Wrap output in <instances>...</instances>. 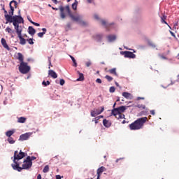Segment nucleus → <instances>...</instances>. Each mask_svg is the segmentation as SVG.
<instances>
[{
    "label": "nucleus",
    "instance_id": "f257e3e1",
    "mask_svg": "<svg viewBox=\"0 0 179 179\" xmlns=\"http://www.w3.org/2000/svg\"><path fill=\"white\" fill-rule=\"evenodd\" d=\"M24 157H26V153L22 152V150L20 152L16 150L14 152L13 156V163L11 166L13 170H17V171H22V170H29L33 166V162L30 161V156H28L26 159L24 160L22 167H20V164L22 162H19V160H22Z\"/></svg>",
    "mask_w": 179,
    "mask_h": 179
},
{
    "label": "nucleus",
    "instance_id": "f03ea898",
    "mask_svg": "<svg viewBox=\"0 0 179 179\" xmlns=\"http://www.w3.org/2000/svg\"><path fill=\"white\" fill-rule=\"evenodd\" d=\"M60 10V17L62 19H65L66 17V15H65V11L67 12L69 16L71 17L73 22H76L77 23H79L81 24V26H86V22L82 20V16L79 15L78 14L73 15L72 14V12H71V8H69V6H66L65 7L61 6L59 8Z\"/></svg>",
    "mask_w": 179,
    "mask_h": 179
},
{
    "label": "nucleus",
    "instance_id": "7ed1b4c3",
    "mask_svg": "<svg viewBox=\"0 0 179 179\" xmlns=\"http://www.w3.org/2000/svg\"><path fill=\"white\" fill-rule=\"evenodd\" d=\"M4 10V17L6 20V24L13 23V26H16L17 24H20V23H24V20H23V17L20 15H14L10 16L8 15V11L5 10V8H3Z\"/></svg>",
    "mask_w": 179,
    "mask_h": 179
},
{
    "label": "nucleus",
    "instance_id": "20e7f679",
    "mask_svg": "<svg viewBox=\"0 0 179 179\" xmlns=\"http://www.w3.org/2000/svg\"><path fill=\"white\" fill-rule=\"evenodd\" d=\"M146 121H148V117L137 119L133 123L129 124L131 131H138V129H142Z\"/></svg>",
    "mask_w": 179,
    "mask_h": 179
},
{
    "label": "nucleus",
    "instance_id": "39448f33",
    "mask_svg": "<svg viewBox=\"0 0 179 179\" xmlns=\"http://www.w3.org/2000/svg\"><path fill=\"white\" fill-rule=\"evenodd\" d=\"M14 29L17 34V37L20 40V44L22 45H24L26 44V39L22 36V32L23 31V27L22 26H19V24L14 26Z\"/></svg>",
    "mask_w": 179,
    "mask_h": 179
},
{
    "label": "nucleus",
    "instance_id": "423d86ee",
    "mask_svg": "<svg viewBox=\"0 0 179 179\" xmlns=\"http://www.w3.org/2000/svg\"><path fill=\"white\" fill-rule=\"evenodd\" d=\"M18 69L20 73H23L24 75L30 72V66L26 62L20 63Z\"/></svg>",
    "mask_w": 179,
    "mask_h": 179
},
{
    "label": "nucleus",
    "instance_id": "0eeeda50",
    "mask_svg": "<svg viewBox=\"0 0 179 179\" xmlns=\"http://www.w3.org/2000/svg\"><path fill=\"white\" fill-rule=\"evenodd\" d=\"M104 111V107H101L97 109H94L93 110H91V116L92 117H96V115H99V114H101Z\"/></svg>",
    "mask_w": 179,
    "mask_h": 179
},
{
    "label": "nucleus",
    "instance_id": "6e6552de",
    "mask_svg": "<svg viewBox=\"0 0 179 179\" xmlns=\"http://www.w3.org/2000/svg\"><path fill=\"white\" fill-rule=\"evenodd\" d=\"M122 55H124L125 58H136V55L134 54L132 52L124 51L121 52Z\"/></svg>",
    "mask_w": 179,
    "mask_h": 179
},
{
    "label": "nucleus",
    "instance_id": "1a4fd4ad",
    "mask_svg": "<svg viewBox=\"0 0 179 179\" xmlns=\"http://www.w3.org/2000/svg\"><path fill=\"white\" fill-rule=\"evenodd\" d=\"M104 171H107V169H106V167L104 166L99 167L96 171V174H97L96 179H100L101 174H103Z\"/></svg>",
    "mask_w": 179,
    "mask_h": 179
},
{
    "label": "nucleus",
    "instance_id": "9d476101",
    "mask_svg": "<svg viewBox=\"0 0 179 179\" xmlns=\"http://www.w3.org/2000/svg\"><path fill=\"white\" fill-rule=\"evenodd\" d=\"M1 43L3 48L7 50V51H10V48H9V45H8V43H6V40H5V38H2L1 40Z\"/></svg>",
    "mask_w": 179,
    "mask_h": 179
},
{
    "label": "nucleus",
    "instance_id": "9b49d317",
    "mask_svg": "<svg viewBox=\"0 0 179 179\" xmlns=\"http://www.w3.org/2000/svg\"><path fill=\"white\" fill-rule=\"evenodd\" d=\"M30 133H26L24 134H22L20 136L19 141H27V139H29L30 138Z\"/></svg>",
    "mask_w": 179,
    "mask_h": 179
},
{
    "label": "nucleus",
    "instance_id": "f8f14e48",
    "mask_svg": "<svg viewBox=\"0 0 179 179\" xmlns=\"http://www.w3.org/2000/svg\"><path fill=\"white\" fill-rule=\"evenodd\" d=\"M48 75L49 76H51L53 79H57L58 78V74L53 70H49L48 71Z\"/></svg>",
    "mask_w": 179,
    "mask_h": 179
},
{
    "label": "nucleus",
    "instance_id": "ddd939ff",
    "mask_svg": "<svg viewBox=\"0 0 179 179\" xmlns=\"http://www.w3.org/2000/svg\"><path fill=\"white\" fill-rule=\"evenodd\" d=\"M108 73H110V75H114L115 76H118V73H117V69L113 68L111 69H109L107 71Z\"/></svg>",
    "mask_w": 179,
    "mask_h": 179
},
{
    "label": "nucleus",
    "instance_id": "4468645a",
    "mask_svg": "<svg viewBox=\"0 0 179 179\" xmlns=\"http://www.w3.org/2000/svg\"><path fill=\"white\" fill-rule=\"evenodd\" d=\"M107 38L109 43H113V41H115V40L117 39V36H115V35H108L107 36Z\"/></svg>",
    "mask_w": 179,
    "mask_h": 179
},
{
    "label": "nucleus",
    "instance_id": "2eb2a0df",
    "mask_svg": "<svg viewBox=\"0 0 179 179\" xmlns=\"http://www.w3.org/2000/svg\"><path fill=\"white\" fill-rule=\"evenodd\" d=\"M103 124L106 128H110L111 127V122L109 120H107V119L103 120Z\"/></svg>",
    "mask_w": 179,
    "mask_h": 179
},
{
    "label": "nucleus",
    "instance_id": "dca6fc26",
    "mask_svg": "<svg viewBox=\"0 0 179 179\" xmlns=\"http://www.w3.org/2000/svg\"><path fill=\"white\" fill-rule=\"evenodd\" d=\"M28 33L30 36H34V34H36V29H34L33 27H29Z\"/></svg>",
    "mask_w": 179,
    "mask_h": 179
},
{
    "label": "nucleus",
    "instance_id": "f3484780",
    "mask_svg": "<svg viewBox=\"0 0 179 179\" xmlns=\"http://www.w3.org/2000/svg\"><path fill=\"white\" fill-rule=\"evenodd\" d=\"M166 19H167V17L165 15H163L162 17H161L162 23H164L165 24H167V26L169 27V29H171V27H170V25H169L167 22H166Z\"/></svg>",
    "mask_w": 179,
    "mask_h": 179
},
{
    "label": "nucleus",
    "instance_id": "a211bd4d",
    "mask_svg": "<svg viewBox=\"0 0 179 179\" xmlns=\"http://www.w3.org/2000/svg\"><path fill=\"white\" fill-rule=\"evenodd\" d=\"M18 57L17 59L18 61H20V64H22V62H24V58L23 57V55L20 52L17 53Z\"/></svg>",
    "mask_w": 179,
    "mask_h": 179
},
{
    "label": "nucleus",
    "instance_id": "6ab92c4d",
    "mask_svg": "<svg viewBox=\"0 0 179 179\" xmlns=\"http://www.w3.org/2000/svg\"><path fill=\"white\" fill-rule=\"evenodd\" d=\"M122 96L123 97H125V99H132V94L129 92H123Z\"/></svg>",
    "mask_w": 179,
    "mask_h": 179
},
{
    "label": "nucleus",
    "instance_id": "aec40b11",
    "mask_svg": "<svg viewBox=\"0 0 179 179\" xmlns=\"http://www.w3.org/2000/svg\"><path fill=\"white\" fill-rule=\"evenodd\" d=\"M94 38L96 41H101L102 38H103V35L102 34H96L94 36Z\"/></svg>",
    "mask_w": 179,
    "mask_h": 179
},
{
    "label": "nucleus",
    "instance_id": "412c9836",
    "mask_svg": "<svg viewBox=\"0 0 179 179\" xmlns=\"http://www.w3.org/2000/svg\"><path fill=\"white\" fill-rule=\"evenodd\" d=\"M13 134H15V130H9L6 132V136H7L8 138H10Z\"/></svg>",
    "mask_w": 179,
    "mask_h": 179
},
{
    "label": "nucleus",
    "instance_id": "4be33fe9",
    "mask_svg": "<svg viewBox=\"0 0 179 179\" xmlns=\"http://www.w3.org/2000/svg\"><path fill=\"white\" fill-rule=\"evenodd\" d=\"M79 73V78L77 79L78 82H83V80H85V76H83V73Z\"/></svg>",
    "mask_w": 179,
    "mask_h": 179
},
{
    "label": "nucleus",
    "instance_id": "5701e85b",
    "mask_svg": "<svg viewBox=\"0 0 179 179\" xmlns=\"http://www.w3.org/2000/svg\"><path fill=\"white\" fill-rule=\"evenodd\" d=\"M12 3H14L15 8H17V1H15V0H13L9 3V6H10V9H12V8H13V6H12Z\"/></svg>",
    "mask_w": 179,
    "mask_h": 179
},
{
    "label": "nucleus",
    "instance_id": "b1692460",
    "mask_svg": "<svg viewBox=\"0 0 179 179\" xmlns=\"http://www.w3.org/2000/svg\"><path fill=\"white\" fill-rule=\"evenodd\" d=\"M17 122H19L20 124H24V122H26V117H19L17 120Z\"/></svg>",
    "mask_w": 179,
    "mask_h": 179
},
{
    "label": "nucleus",
    "instance_id": "393cba45",
    "mask_svg": "<svg viewBox=\"0 0 179 179\" xmlns=\"http://www.w3.org/2000/svg\"><path fill=\"white\" fill-rule=\"evenodd\" d=\"M117 108V111H119V113H121V114L122 113H124L127 110V108L125 106H120Z\"/></svg>",
    "mask_w": 179,
    "mask_h": 179
},
{
    "label": "nucleus",
    "instance_id": "a878e982",
    "mask_svg": "<svg viewBox=\"0 0 179 179\" xmlns=\"http://www.w3.org/2000/svg\"><path fill=\"white\" fill-rule=\"evenodd\" d=\"M119 113H120V112L118 111V109L117 108L112 110V114L115 117H116Z\"/></svg>",
    "mask_w": 179,
    "mask_h": 179
},
{
    "label": "nucleus",
    "instance_id": "bb28decb",
    "mask_svg": "<svg viewBox=\"0 0 179 179\" xmlns=\"http://www.w3.org/2000/svg\"><path fill=\"white\" fill-rule=\"evenodd\" d=\"M70 58L73 63V66L75 67L78 66V63H76V59H75V57H73L72 55H70Z\"/></svg>",
    "mask_w": 179,
    "mask_h": 179
},
{
    "label": "nucleus",
    "instance_id": "cd10ccee",
    "mask_svg": "<svg viewBox=\"0 0 179 179\" xmlns=\"http://www.w3.org/2000/svg\"><path fill=\"white\" fill-rule=\"evenodd\" d=\"M101 22L102 26H104L106 29H108V26H110V24H107V22H106V20H102L101 21Z\"/></svg>",
    "mask_w": 179,
    "mask_h": 179
},
{
    "label": "nucleus",
    "instance_id": "c85d7f7f",
    "mask_svg": "<svg viewBox=\"0 0 179 179\" xmlns=\"http://www.w3.org/2000/svg\"><path fill=\"white\" fill-rule=\"evenodd\" d=\"M115 117L117 118V120L125 118V115H124L122 113H119L118 115H117L115 116Z\"/></svg>",
    "mask_w": 179,
    "mask_h": 179
},
{
    "label": "nucleus",
    "instance_id": "c756f323",
    "mask_svg": "<svg viewBox=\"0 0 179 179\" xmlns=\"http://www.w3.org/2000/svg\"><path fill=\"white\" fill-rule=\"evenodd\" d=\"M8 143H10V145H13V143H15V141L13 140V138L12 137H8V138L7 139Z\"/></svg>",
    "mask_w": 179,
    "mask_h": 179
},
{
    "label": "nucleus",
    "instance_id": "7c9ffc66",
    "mask_svg": "<svg viewBox=\"0 0 179 179\" xmlns=\"http://www.w3.org/2000/svg\"><path fill=\"white\" fill-rule=\"evenodd\" d=\"M105 78L108 80V82H112V80H113V78L107 75L105 76Z\"/></svg>",
    "mask_w": 179,
    "mask_h": 179
},
{
    "label": "nucleus",
    "instance_id": "2f4dec72",
    "mask_svg": "<svg viewBox=\"0 0 179 179\" xmlns=\"http://www.w3.org/2000/svg\"><path fill=\"white\" fill-rule=\"evenodd\" d=\"M43 173H48V171H50V166L48 165H46L43 170Z\"/></svg>",
    "mask_w": 179,
    "mask_h": 179
},
{
    "label": "nucleus",
    "instance_id": "473e14b6",
    "mask_svg": "<svg viewBox=\"0 0 179 179\" xmlns=\"http://www.w3.org/2000/svg\"><path fill=\"white\" fill-rule=\"evenodd\" d=\"M42 85H43V86L46 87V86H49V85H50V83L49 80H47V81L43 80V81L42 82Z\"/></svg>",
    "mask_w": 179,
    "mask_h": 179
},
{
    "label": "nucleus",
    "instance_id": "72a5a7b5",
    "mask_svg": "<svg viewBox=\"0 0 179 179\" xmlns=\"http://www.w3.org/2000/svg\"><path fill=\"white\" fill-rule=\"evenodd\" d=\"M15 12V8H11V9H10V10L8 11V15L9 16H13V13Z\"/></svg>",
    "mask_w": 179,
    "mask_h": 179
},
{
    "label": "nucleus",
    "instance_id": "f704fd0d",
    "mask_svg": "<svg viewBox=\"0 0 179 179\" xmlns=\"http://www.w3.org/2000/svg\"><path fill=\"white\" fill-rule=\"evenodd\" d=\"M136 107H137V108H142L143 110H145V108H146V106L143 104H138L136 106Z\"/></svg>",
    "mask_w": 179,
    "mask_h": 179
},
{
    "label": "nucleus",
    "instance_id": "c9c22d12",
    "mask_svg": "<svg viewBox=\"0 0 179 179\" xmlns=\"http://www.w3.org/2000/svg\"><path fill=\"white\" fill-rule=\"evenodd\" d=\"M6 31L7 33H9V34H12L13 33V30H12V29L9 27H7L6 29Z\"/></svg>",
    "mask_w": 179,
    "mask_h": 179
},
{
    "label": "nucleus",
    "instance_id": "e433bc0d",
    "mask_svg": "<svg viewBox=\"0 0 179 179\" xmlns=\"http://www.w3.org/2000/svg\"><path fill=\"white\" fill-rule=\"evenodd\" d=\"M72 8L73 9V10H76V9H78V3H73L72 4Z\"/></svg>",
    "mask_w": 179,
    "mask_h": 179
},
{
    "label": "nucleus",
    "instance_id": "4c0bfd02",
    "mask_svg": "<svg viewBox=\"0 0 179 179\" xmlns=\"http://www.w3.org/2000/svg\"><path fill=\"white\" fill-rule=\"evenodd\" d=\"M148 45L152 48H156V45L153 42H148Z\"/></svg>",
    "mask_w": 179,
    "mask_h": 179
},
{
    "label": "nucleus",
    "instance_id": "58836bf2",
    "mask_svg": "<svg viewBox=\"0 0 179 179\" xmlns=\"http://www.w3.org/2000/svg\"><path fill=\"white\" fill-rule=\"evenodd\" d=\"M27 41L29 43V44H31V45L34 44V42L33 41V38H28L27 39Z\"/></svg>",
    "mask_w": 179,
    "mask_h": 179
},
{
    "label": "nucleus",
    "instance_id": "ea45409f",
    "mask_svg": "<svg viewBox=\"0 0 179 179\" xmlns=\"http://www.w3.org/2000/svg\"><path fill=\"white\" fill-rule=\"evenodd\" d=\"M110 93H114L115 92V87H110L109 89Z\"/></svg>",
    "mask_w": 179,
    "mask_h": 179
},
{
    "label": "nucleus",
    "instance_id": "a19ab883",
    "mask_svg": "<svg viewBox=\"0 0 179 179\" xmlns=\"http://www.w3.org/2000/svg\"><path fill=\"white\" fill-rule=\"evenodd\" d=\"M159 57L161 59H167V57L164 55H159Z\"/></svg>",
    "mask_w": 179,
    "mask_h": 179
},
{
    "label": "nucleus",
    "instance_id": "79ce46f5",
    "mask_svg": "<svg viewBox=\"0 0 179 179\" xmlns=\"http://www.w3.org/2000/svg\"><path fill=\"white\" fill-rule=\"evenodd\" d=\"M44 34H45V32H39L38 33V36L42 38L44 36Z\"/></svg>",
    "mask_w": 179,
    "mask_h": 179
},
{
    "label": "nucleus",
    "instance_id": "37998d69",
    "mask_svg": "<svg viewBox=\"0 0 179 179\" xmlns=\"http://www.w3.org/2000/svg\"><path fill=\"white\" fill-rule=\"evenodd\" d=\"M65 85V80L61 79L60 80V85L64 86Z\"/></svg>",
    "mask_w": 179,
    "mask_h": 179
},
{
    "label": "nucleus",
    "instance_id": "c03bdc74",
    "mask_svg": "<svg viewBox=\"0 0 179 179\" xmlns=\"http://www.w3.org/2000/svg\"><path fill=\"white\" fill-rule=\"evenodd\" d=\"M85 65L87 68H89V66H90V65H92V62H87L85 63Z\"/></svg>",
    "mask_w": 179,
    "mask_h": 179
},
{
    "label": "nucleus",
    "instance_id": "a18cd8bd",
    "mask_svg": "<svg viewBox=\"0 0 179 179\" xmlns=\"http://www.w3.org/2000/svg\"><path fill=\"white\" fill-rule=\"evenodd\" d=\"M48 61H49V69L51 68L50 66H52V64H51V57H48Z\"/></svg>",
    "mask_w": 179,
    "mask_h": 179
},
{
    "label": "nucleus",
    "instance_id": "49530a36",
    "mask_svg": "<svg viewBox=\"0 0 179 179\" xmlns=\"http://www.w3.org/2000/svg\"><path fill=\"white\" fill-rule=\"evenodd\" d=\"M99 120H100V117H95L94 122L95 124H99Z\"/></svg>",
    "mask_w": 179,
    "mask_h": 179
},
{
    "label": "nucleus",
    "instance_id": "de8ad7c7",
    "mask_svg": "<svg viewBox=\"0 0 179 179\" xmlns=\"http://www.w3.org/2000/svg\"><path fill=\"white\" fill-rule=\"evenodd\" d=\"M36 157H34V156H32V157H29V159H30V162H32L33 160H36Z\"/></svg>",
    "mask_w": 179,
    "mask_h": 179
},
{
    "label": "nucleus",
    "instance_id": "09e8293b",
    "mask_svg": "<svg viewBox=\"0 0 179 179\" xmlns=\"http://www.w3.org/2000/svg\"><path fill=\"white\" fill-rule=\"evenodd\" d=\"M96 83L101 84V79L97 78V79L96 80Z\"/></svg>",
    "mask_w": 179,
    "mask_h": 179
},
{
    "label": "nucleus",
    "instance_id": "8fccbe9b",
    "mask_svg": "<svg viewBox=\"0 0 179 179\" xmlns=\"http://www.w3.org/2000/svg\"><path fill=\"white\" fill-rule=\"evenodd\" d=\"M137 100H145V97L138 96L137 97Z\"/></svg>",
    "mask_w": 179,
    "mask_h": 179
},
{
    "label": "nucleus",
    "instance_id": "3c124183",
    "mask_svg": "<svg viewBox=\"0 0 179 179\" xmlns=\"http://www.w3.org/2000/svg\"><path fill=\"white\" fill-rule=\"evenodd\" d=\"M32 24H34V26H37V27L40 26V24L36 22H32Z\"/></svg>",
    "mask_w": 179,
    "mask_h": 179
},
{
    "label": "nucleus",
    "instance_id": "603ef678",
    "mask_svg": "<svg viewBox=\"0 0 179 179\" xmlns=\"http://www.w3.org/2000/svg\"><path fill=\"white\" fill-rule=\"evenodd\" d=\"M170 34H171L172 37H176V34H173V31H170Z\"/></svg>",
    "mask_w": 179,
    "mask_h": 179
},
{
    "label": "nucleus",
    "instance_id": "864d4df0",
    "mask_svg": "<svg viewBox=\"0 0 179 179\" xmlns=\"http://www.w3.org/2000/svg\"><path fill=\"white\" fill-rule=\"evenodd\" d=\"M94 19H96V20H99V19H100V18L99 17V15H94Z\"/></svg>",
    "mask_w": 179,
    "mask_h": 179
},
{
    "label": "nucleus",
    "instance_id": "5fc2aeb1",
    "mask_svg": "<svg viewBox=\"0 0 179 179\" xmlns=\"http://www.w3.org/2000/svg\"><path fill=\"white\" fill-rule=\"evenodd\" d=\"M150 114H152V115H155V110H150Z\"/></svg>",
    "mask_w": 179,
    "mask_h": 179
},
{
    "label": "nucleus",
    "instance_id": "6e6d98bb",
    "mask_svg": "<svg viewBox=\"0 0 179 179\" xmlns=\"http://www.w3.org/2000/svg\"><path fill=\"white\" fill-rule=\"evenodd\" d=\"M52 1L55 3L56 5L58 3V1L57 0H52Z\"/></svg>",
    "mask_w": 179,
    "mask_h": 179
},
{
    "label": "nucleus",
    "instance_id": "4d7b16f0",
    "mask_svg": "<svg viewBox=\"0 0 179 179\" xmlns=\"http://www.w3.org/2000/svg\"><path fill=\"white\" fill-rule=\"evenodd\" d=\"M42 30H43V33H45H45L47 32V29L43 28Z\"/></svg>",
    "mask_w": 179,
    "mask_h": 179
},
{
    "label": "nucleus",
    "instance_id": "13d9d810",
    "mask_svg": "<svg viewBox=\"0 0 179 179\" xmlns=\"http://www.w3.org/2000/svg\"><path fill=\"white\" fill-rule=\"evenodd\" d=\"M56 179H61V176L57 175L56 176Z\"/></svg>",
    "mask_w": 179,
    "mask_h": 179
},
{
    "label": "nucleus",
    "instance_id": "bf43d9fd",
    "mask_svg": "<svg viewBox=\"0 0 179 179\" xmlns=\"http://www.w3.org/2000/svg\"><path fill=\"white\" fill-rule=\"evenodd\" d=\"M37 179H41V174H38V175Z\"/></svg>",
    "mask_w": 179,
    "mask_h": 179
},
{
    "label": "nucleus",
    "instance_id": "052dcab7",
    "mask_svg": "<svg viewBox=\"0 0 179 179\" xmlns=\"http://www.w3.org/2000/svg\"><path fill=\"white\" fill-rule=\"evenodd\" d=\"M52 9H53V10H58V8L54 7H52Z\"/></svg>",
    "mask_w": 179,
    "mask_h": 179
},
{
    "label": "nucleus",
    "instance_id": "680f3d73",
    "mask_svg": "<svg viewBox=\"0 0 179 179\" xmlns=\"http://www.w3.org/2000/svg\"><path fill=\"white\" fill-rule=\"evenodd\" d=\"M87 2H88L89 3H92V2H93V0H87Z\"/></svg>",
    "mask_w": 179,
    "mask_h": 179
},
{
    "label": "nucleus",
    "instance_id": "e2e57ef3",
    "mask_svg": "<svg viewBox=\"0 0 179 179\" xmlns=\"http://www.w3.org/2000/svg\"><path fill=\"white\" fill-rule=\"evenodd\" d=\"M29 22H30V23L33 24L34 23V22H33L31 20L29 19Z\"/></svg>",
    "mask_w": 179,
    "mask_h": 179
},
{
    "label": "nucleus",
    "instance_id": "0e129e2a",
    "mask_svg": "<svg viewBox=\"0 0 179 179\" xmlns=\"http://www.w3.org/2000/svg\"><path fill=\"white\" fill-rule=\"evenodd\" d=\"M104 116H103V115H99V116H98L97 117H99V120H100V118H103Z\"/></svg>",
    "mask_w": 179,
    "mask_h": 179
},
{
    "label": "nucleus",
    "instance_id": "69168bd1",
    "mask_svg": "<svg viewBox=\"0 0 179 179\" xmlns=\"http://www.w3.org/2000/svg\"><path fill=\"white\" fill-rule=\"evenodd\" d=\"M120 160H121V158L116 159V163H118V162H120Z\"/></svg>",
    "mask_w": 179,
    "mask_h": 179
},
{
    "label": "nucleus",
    "instance_id": "338daca9",
    "mask_svg": "<svg viewBox=\"0 0 179 179\" xmlns=\"http://www.w3.org/2000/svg\"><path fill=\"white\" fill-rule=\"evenodd\" d=\"M18 15L20 16V10L18 11Z\"/></svg>",
    "mask_w": 179,
    "mask_h": 179
},
{
    "label": "nucleus",
    "instance_id": "774afa93",
    "mask_svg": "<svg viewBox=\"0 0 179 179\" xmlns=\"http://www.w3.org/2000/svg\"><path fill=\"white\" fill-rule=\"evenodd\" d=\"M116 86H119L118 83H115Z\"/></svg>",
    "mask_w": 179,
    "mask_h": 179
}]
</instances>
